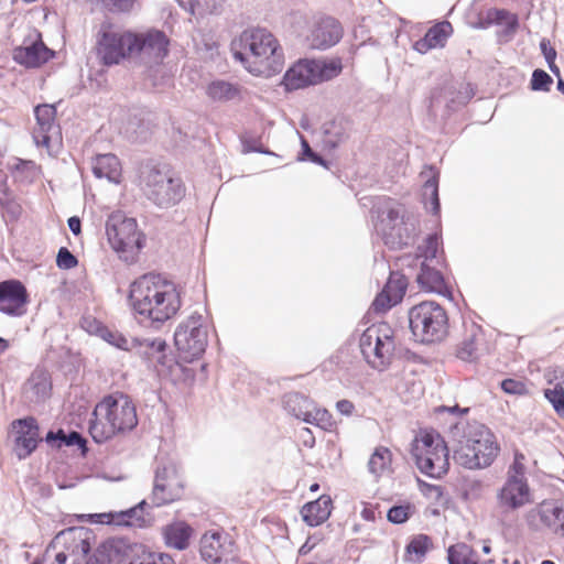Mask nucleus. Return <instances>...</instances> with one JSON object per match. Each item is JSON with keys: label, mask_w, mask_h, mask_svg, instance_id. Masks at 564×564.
Wrapping results in <instances>:
<instances>
[{"label": "nucleus", "mask_w": 564, "mask_h": 564, "mask_svg": "<svg viewBox=\"0 0 564 564\" xmlns=\"http://www.w3.org/2000/svg\"><path fill=\"white\" fill-rule=\"evenodd\" d=\"M129 303L139 324L160 329L181 308L177 286L160 274L148 273L131 283Z\"/></svg>", "instance_id": "f257e3e1"}, {"label": "nucleus", "mask_w": 564, "mask_h": 564, "mask_svg": "<svg viewBox=\"0 0 564 564\" xmlns=\"http://www.w3.org/2000/svg\"><path fill=\"white\" fill-rule=\"evenodd\" d=\"M230 50L236 61L253 75L270 76L281 72L284 53L276 37L265 28L243 30L231 41Z\"/></svg>", "instance_id": "f03ea898"}, {"label": "nucleus", "mask_w": 564, "mask_h": 564, "mask_svg": "<svg viewBox=\"0 0 564 564\" xmlns=\"http://www.w3.org/2000/svg\"><path fill=\"white\" fill-rule=\"evenodd\" d=\"M453 436L458 440L453 448L454 462L470 470L489 467L500 447L492 432L477 421H459L452 426Z\"/></svg>", "instance_id": "7ed1b4c3"}, {"label": "nucleus", "mask_w": 564, "mask_h": 564, "mask_svg": "<svg viewBox=\"0 0 564 564\" xmlns=\"http://www.w3.org/2000/svg\"><path fill=\"white\" fill-rule=\"evenodd\" d=\"M137 406L130 395L115 392L105 395L95 406L89 420V434L102 444L116 435L133 431L138 425Z\"/></svg>", "instance_id": "20e7f679"}, {"label": "nucleus", "mask_w": 564, "mask_h": 564, "mask_svg": "<svg viewBox=\"0 0 564 564\" xmlns=\"http://www.w3.org/2000/svg\"><path fill=\"white\" fill-rule=\"evenodd\" d=\"M140 184L145 197L160 208L175 206L186 192L181 177L171 172L167 165L153 160L141 166Z\"/></svg>", "instance_id": "39448f33"}, {"label": "nucleus", "mask_w": 564, "mask_h": 564, "mask_svg": "<svg viewBox=\"0 0 564 564\" xmlns=\"http://www.w3.org/2000/svg\"><path fill=\"white\" fill-rule=\"evenodd\" d=\"M409 326L414 338L422 344L442 341L448 332L445 310L434 301L421 302L409 310Z\"/></svg>", "instance_id": "423d86ee"}, {"label": "nucleus", "mask_w": 564, "mask_h": 564, "mask_svg": "<svg viewBox=\"0 0 564 564\" xmlns=\"http://www.w3.org/2000/svg\"><path fill=\"white\" fill-rule=\"evenodd\" d=\"M341 72L339 59L329 62L314 58H301L283 75L281 86L285 91L304 89L336 77Z\"/></svg>", "instance_id": "0eeeda50"}, {"label": "nucleus", "mask_w": 564, "mask_h": 564, "mask_svg": "<svg viewBox=\"0 0 564 564\" xmlns=\"http://www.w3.org/2000/svg\"><path fill=\"white\" fill-rule=\"evenodd\" d=\"M360 351L373 369H386L395 349L393 330L386 323L372 324L364 330L359 339Z\"/></svg>", "instance_id": "6e6552de"}, {"label": "nucleus", "mask_w": 564, "mask_h": 564, "mask_svg": "<svg viewBox=\"0 0 564 564\" xmlns=\"http://www.w3.org/2000/svg\"><path fill=\"white\" fill-rule=\"evenodd\" d=\"M106 235L112 249L131 259L143 248L144 235L138 230L135 218L128 217L123 212L117 210L109 215L106 221Z\"/></svg>", "instance_id": "1a4fd4ad"}, {"label": "nucleus", "mask_w": 564, "mask_h": 564, "mask_svg": "<svg viewBox=\"0 0 564 564\" xmlns=\"http://www.w3.org/2000/svg\"><path fill=\"white\" fill-rule=\"evenodd\" d=\"M134 45L133 32L115 30L109 23H102L97 33L96 52L105 66L118 65L133 55Z\"/></svg>", "instance_id": "9d476101"}, {"label": "nucleus", "mask_w": 564, "mask_h": 564, "mask_svg": "<svg viewBox=\"0 0 564 564\" xmlns=\"http://www.w3.org/2000/svg\"><path fill=\"white\" fill-rule=\"evenodd\" d=\"M174 345L185 361L199 358L208 345L207 327L202 314L194 312L174 332Z\"/></svg>", "instance_id": "9b49d317"}, {"label": "nucleus", "mask_w": 564, "mask_h": 564, "mask_svg": "<svg viewBox=\"0 0 564 564\" xmlns=\"http://www.w3.org/2000/svg\"><path fill=\"white\" fill-rule=\"evenodd\" d=\"M96 536L93 530L85 527H70L59 531L54 542L63 543L66 552L55 555L57 564H66L68 557H73L72 564H80V557H86L95 543Z\"/></svg>", "instance_id": "f8f14e48"}, {"label": "nucleus", "mask_w": 564, "mask_h": 564, "mask_svg": "<svg viewBox=\"0 0 564 564\" xmlns=\"http://www.w3.org/2000/svg\"><path fill=\"white\" fill-rule=\"evenodd\" d=\"M183 495V485L175 481V468L172 465H159L155 469L152 492L148 499L151 509L170 505Z\"/></svg>", "instance_id": "ddd939ff"}, {"label": "nucleus", "mask_w": 564, "mask_h": 564, "mask_svg": "<svg viewBox=\"0 0 564 564\" xmlns=\"http://www.w3.org/2000/svg\"><path fill=\"white\" fill-rule=\"evenodd\" d=\"M202 558L210 564H230L237 560L236 545L227 534H204L199 547Z\"/></svg>", "instance_id": "4468645a"}, {"label": "nucleus", "mask_w": 564, "mask_h": 564, "mask_svg": "<svg viewBox=\"0 0 564 564\" xmlns=\"http://www.w3.org/2000/svg\"><path fill=\"white\" fill-rule=\"evenodd\" d=\"M344 29L340 22L329 15H322L314 20L306 37L313 50L326 51L335 46L343 37Z\"/></svg>", "instance_id": "2eb2a0df"}, {"label": "nucleus", "mask_w": 564, "mask_h": 564, "mask_svg": "<svg viewBox=\"0 0 564 564\" xmlns=\"http://www.w3.org/2000/svg\"><path fill=\"white\" fill-rule=\"evenodd\" d=\"M29 293L25 285L17 279L0 282V312L9 316H22L26 312Z\"/></svg>", "instance_id": "dca6fc26"}, {"label": "nucleus", "mask_w": 564, "mask_h": 564, "mask_svg": "<svg viewBox=\"0 0 564 564\" xmlns=\"http://www.w3.org/2000/svg\"><path fill=\"white\" fill-rule=\"evenodd\" d=\"M150 506L147 499L141 500L138 505L134 507H131L127 510L115 512V513H101V514H78L76 518L79 521H84L86 519H93V518H104L109 517L110 520L108 523H113L117 525H124V527H139L143 528L151 523L152 517L150 514Z\"/></svg>", "instance_id": "f3484780"}, {"label": "nucleus", "mask_w": 564, "mask_h": 564, "mask_svg": "<svg viewBox=\"0 0 564 564\" xmlns=\"http://www.w3.org/2000/svg\"><path fill=\"white\" fill-rule=\"evenodd\" d=\"M498 506L506 511H514L531 502L528 480L507 477L497 494Z\"/></svg>", "instance_id": "a211bd4d"}, {"label": "nucleus", "mask_w": 564, "mask_h": 564, "mask_svg": "<svg viewBox=\"0 0 564 564\" xmlns=\"http://www.w3.org/2000/svg\"><path fill=\"white\" fill-rule=\"evenodd\" d=\"M15 431L14 452L19 459L30 456L37 447L39 424L35 417L25 416L11 423Z\"/></svg>", "instance_id": "6ab92c4d"}, {"label": "nucleus", "mask_w": 564, "mask_h": 564, "mask_svg": "<svg viewBox=\"0 0 564 564\" xmlns=\"http://www.w3.org/2000/svg\"><path fill=\"white\" fill-rule=\"evenodd\" d=\"M420 471L431 478H441L449 469V451L447 446L419 451L412 456Z\"/></svg>", "instance_id": "aec40b11"}, {"label": "nucleus", "mask_w": 564, "mask_h": 564, "mask_svg": "<svg viewBox=\"0 0 564 564\" xmlns=\"http://www.w3.org/2000/svg\"><path fill=\"white\" fill-rule=\"evenodd\" d=\"M132 351L142 358L149 367L169 366L167 344L164 339L132 337Z\"/></svg>", "instance_id": "412c9836"}, {"label": "nucleus", "mask_w": 564, "mask_h": 564, "mask_svg": "<svg viewBox=\"0 0 564 564\" xmlns=\"http://www.w3.org/2000/svg\"><path fill=\"white\" fill-rule=\"evenodd\" d=\"M52 382L50 373L45 369L36 368L22 386V401L31 405H37L50 398Z\"/></svg>", "instance_id": "4be33fe9"}, {"label": "nucleus", "mask_w": 564, "mask_h": 564, "mask_svg": "<svg viewBox=\"0 0 564 564\" xmlns=\"http://www.w3.org/2000/svg\"><path fill=\"white\" fill-rule=\"evenodd\" d=\"M135 45L133 55H147L154 61H162L169 53V39L163 31L150 30L145 33H134Z\"/></svg>", "instance_id": "5701e85b"}, {"label": "nucleus", "mask_w": 564, "mask_h": 564, "mask_svg": "<svg viewBox=\"0 0 564 564\" xmlns=\"http://www.w3.org/2000/svg\"><path fill=\"white\" fill-rule=\"evenodd\" d=\"M536 517H539L541 522L551 531L564 536V501L544 500L536 509L528 513L527 521L530 527L533 525V521Z\"/></svg>", "instance_id": "b1692460"}, {"label": "nucleus", "mask_w": 564, "mask_h": 564, "mask_svg": "<svg viewBox=\"0 0 564 564\" xmlns=\"http://www.w3.org/2000/svg\"><path fill=\"white\" fill-rule=\"evenodd\" d=\"M124 550L126 539L111 538L101 542L86 557H80V562L85 560V564H120Z\"/></svg>", "instance_id": "393cba45"}, {"label": "nucleus", "mask_w": 564, "mask_h": 564, "mask_svg": "<svg viewBox=\"0 0 564 564\" xmlns=\"http://www.w3.org/2000/svg\"><path fill=\"white\" fill-rule=\"evenodd\" d=\"M55 55L54 51L48 48L42 40L34 41L25 46H19L13 50V61L28 68H35L48 62Z\"/></svg>", "instance_id": "a878e982"}, {"label": "nucleus", "mask_w": 564, "mask_h": 564, "mask_svg": "<svg viewBox=\"0 0 564 564\" xmlns=\"http://www.w3.org/2000/svg\"><path fill=\"white\" fill-rule=\"evenodd\" d=\"M126 547L124 554H121L120 564H175L171 555L151 552L143 544L130 543L126 540Z\"/></svg>", "instance_id": "bb28decb"}, {"label": "nucleus", "mask_w": 564, "mask_h": 564, "mask_svg": "<svg viewBox=\"0 0 564 564\" xmlns=\"http://www.w3.org/2000/svg\"><path fill=\"white\" fill-rule=\"evenodd\" d=\"M408 288L404 275L391 273L382 292L378 294L372 303L376 310H389L403 299Z\"/></svg>", "instance_id": "cd10ccee"}, {"label": "nucleus", "mask_w": 564, "mask_h": 564, "mask_svg": "<svg viewBox=\"0 0 564 564\" xmlns=\"http://www.w3.org/2000/svg\"><path fill=\"white\" fill-rule=\"evenodd\" d=\"M424 178L422 188V202L425 209L434 216H440L441 203L438 195L440 171L433 165H426L421 172Z\"/></svg>", "instance_id": "c85d7f7f"}, {"label": "nucleus", "mask_w": 564, "mask_h": 564, "mask_svg": "<svg viewBox=\"0 0 564 564\" xmlns=\"http://www.w3.org/2000/svg\"><path fill=\"white\" fill-rule=\"evenodd\" d=\"M414 226L402 218L400 224L380 228L383 243L391 250H400L414 241Z\"/></svg>", "instance_id": "c756f323"}, {"label": "nucleus", "mask_w": 564, "mask_h": 564, "mask_svg": "<svg viewBox=\"0 0 564 564\" xmlns=\"http://www.w3.org/2000/svg\"><path fill=\"white\" fill-rule=\"evenodd\" d=\"M322 142L324 148L335 150L349 138L351 122L343 116H337L334 119L326 121L322 127Z\"/></svg>", "instance_id": "7c9ffc66"}, {"label": "nucleus", "mask_w": 564, "mask_h": 564, "mask_svg": "<svg viewBox=\"0 0 564 564\" xmlns=\"http://www.w3.org/2000/svg\"><path fill=\"white\" fill-rule=\"evenodd\" d=\"M485 335L480 326L471 324L457 348V357L464 361L476 360L485 351Z\"/></svg>", "instance_id": "2f4dec72"}, {"label": "nucleus", "mask_w": 564, "mask_h": 564, "mask_svg": "<svg viewBox=\"0 0 564 564\" xmlns=\"http://www.w3.org/2000/svg\"><path fill=\"white\" fill-rule=\"evenodd\" d=\"M332 506V498L327 495L305 503L301 509L303 521L310 527L321 525L329 518Z\"/></svg>", "instance_id": "473e14b6"}, {"label": "nucleus", "mask_w": 564, "mask_h": 564, "mask_svg": "<svg viewBox=\"0 0 564 564\" xmlns=\"http://www.w3.org/2000/svg\"><path fill=\"white\" fill-rule=\"evenodd\" d=\"M442 264L421 262V270L416 275V282L420 288L427 292L445 294L447 286L444 276L438 269Z\"/></svg>", "instance_id": "72a5a7b5"}, {"label": "nucleus", "mask_w": 564, "mask_h": 564, "mask_svg": "<svg viewBox=\"0 0 564 564\" xmlns=\"http://www.w3.org/2000/svg\"><path fill=\"white\" fill-rule=\"evenodd\" d=\"M91 170L97 178H106L115 184L120 182L121 164L112 153L98 154L93 161Z\"/></svg>", "instance_id": "f704fd0d"}, {"label": "nucleus", "mask_w": 564, "mask_h": 564, "mask_svg": "<svg viewBox=\"0 0 564 564\" xmlns=\"http://www.w3.org/2000/svg\"><path fill=\"white\" fill-rule=\"evenodd\" d=\"M503 21H507V32H516L519 26L518 17L506 9L491 8L484 15L479 14L477 21L471 25L475 29L486 30L492 24H501Z\"/></svg>", "instance_id": "c9c22d12"}, {"label": "nucleus", "mask_w": 564, "mask_h": 564, "mask_svg": "<svg viewBox=\"0 0 564 564\" xmlns=\"http://www.w3.org/2000/svg\"><path fill=\"white\" fill-rule=\"evenodd\" d=\"M34 115L40 131L34 132L33 138L36 144L48 145L51 141L48 132L55 127L56 109L51 105H40L34 108Z\"/></svg>", "instance_id": "e433bc0d"}, {"label": "nucleus", "mask_w": 564, "mask_h": 564, "mask_svg": "<svg viewBox=\"0 0 564 564\" xmlns=\"http://www.w3.org/2000/svg\"><path fill=\"white\" fill-rule=\"evenodd\" d=\"M192 528L185 522H175L165 527L163 535L167 546L185 550L189 544Z\"/></svg>", "instance_id": "4c0bfd02"}, {"label": "nucleus", "mask_w": 564, "mask_h": 564, "mask_svg": "<svg viewBox=\"0 0 564 564\" xmlns=\"http://www.w3.org/2000/svg\"><path fill=\"white\" fill-rule=\"evenodd\" d=\"M207 96L217 102H228L240 98V86L224 79H216L208 84Z\"/></svg>", "instance_id": "58836bf2"}, {"label": "nucleus", "mask_w": 564, "mask_h": 564, "mask_svg": "<svg viewBox=\"0 0 564 564\" xmlns=\"http://www.w3.org/2000/svg\"><path fill=\"white\" fill-rule=\"evenodd\" d=\"M282 404L290 415L304 421L312 409L313 401L300 392H289L283 395Z\"/></svg>", "instance_id": "ea45409f"}, {"label": "nucleus", "mask_w": 564, "mask_h": 564, "mask_svg": "<svg viewBox=\"0 0 564 564\" xmlns=\"http://www.w3.org/2000/svg\"><path fill=\"white\" fill-rule=\"evenodd\" d=\"M392 453L388 447L378 446L368 460V471L376 478L391 471Z\"/></svg>", "instance_id": "a19ab883"}, {"label": "nucleus", "mask_w": 564, "mask_h": 564, "mask_svg": "<svg viewBox=\"0 0 564 564\" xmlns=\"http://www.w3.org/2000/svg\"><path fill=\"white\" fill-rule=\"evenodd\" d=\"M442 246V236L437 232L427 235L423 243L417 247V258H422V262L444 264V259L437 256Z\"/></svg>", "instance_id": "79ce46f5"}, {"label": "nucleus", "mask_w": 564, "mask_h": 564, "mask_svg": "<svg viewBox=\"0 0 564 564\" xmlns=\"http://www.w3.org/2000/svg\"><path fill=\"white\" fill-rule=\"evenodd\" d=\"M9 169L14 180L21 183H32L39 174L37 165L31 160L15 159Z\"/></svg>", "instance_id": "37998d69"}, {"label": "nucleus", "mask_w": 564, "mask_h": 564, "mask_svg": "<svg viewBox=\"0 0 564 564\" xmlns=\"http://www.w3.org/2000/svg\"><path fill=\"white\" fill-rule=\"evenodd\" d=\"M447 446L444 438L436 432H425L420 438H415L412 444L411 455L414 456L419 451L426 452L430 448Z\"/></svg>", "instance_id": "c03bdc74"}, {"label": "nucleus", "mask_w": 564, "mask_h": 564, "mask_svg": "<svg viewBox=\"0 0 564 564\" xmlns=\"http://www.w3.org/2000/svg\"><path fill=\"white\" fill-rule=\"evenodd\" d=\"M432 546V540L426 534L415 535L405 546L406 554L415 555L416 561H422Z\"/></svg>", "instance_id": "a18cd8bd"}, {"label": "nucleus", "mask_w": 564, "mask_h": 564, "mask_svg": "<svg viewBox=\"0 0 564 564\" xmlns=\"http://www.w3.org/2000/svg\"><path fill=\"white\" fill-rule=\"evenodd\" d=\"M99 336L108 344L126 351H132V338H127L118 332L110 330L109 328L101 326L98 327Z\"/></svg>", "instance_id": "49530a36"}, {"label": "nucleus", "mask_w": 564, "mask_h": 564, "mask_svg": "<svg viewBox=\"0 0 564 564\" xmlns=\"http://www.w3.org/2000/svg\"><path fill=\"white\" fill-rule=\"evenodd\" d=\"M452 32V24L447 21L435 24L430 28L426 35L435 47L444 46L446 39Z\"/></svg>", "instance_id": "de8ad7c7"}, {"label": "nucleus", "mask_w": 564, "mask_h": 564, "mask_svg": "<svg viewBox=\"0 0 564 564\" xmlns=\"http://www.w3.org/2000/svg\"><path fill=\"white\" fill-rule=\"evenodd\" d=\"M469 553V549L464 544L449 546L447 550L448 564H477Z\"/></svg>", "instance_id": "09e8293b"}, {"label": "nucleus", "mask_w": 564, "mask_h": 564, "mask_svg": "<svg viewBox=\"0 0 564 564\" xmlns=\"http://www.w3.org/2000/svg\"><path fill=\"white\" fill-rule=\"evenodd\" d=\"M301 152L297 156L299 161H310L328 169L329 163L311 148L310 143L303 135H301Z\"/></svg>", "instance_id": "8fccbe9b"}, {"label": "nucleus", "mask_w": 564, "mask_h": 564, "mask_svg": "<svg viewBox=\"0 0 564 564\" xmlns=\"http://www.w3.org/2000/svg\"><path fill=\"white\" fill-rule=\"evenodd\" d=\"M414 508L410 505H398L391 507L387 512V518L391 523L402 524L413 514Z\"/></svg>", "instance_id": "3c124183"}, {"label": "nucleus", "mask_w": 564, "mask_h": 564, "mask_svg": "<svg viewBox=\"0 0 564 564\" xmlns=\"http://www.w3.org/2000/svg\"><path fill=\"white\" fill-rule=\"evenodd\" d=\"M403 217L400 215L399 208L393 206H387L386 210L378 212V223L376 224V230L380 231L383 226L390 227L400 224Z\"/></svg>", "instance_id": "603ef678"}, {"label": "nucleus", "mask_w": 564, "mask_h": 564, "mask_svg": "<svg viewBox=\"0 0 564 564\" xmlns=\"http://www.w3.org/2000/svg\"><path fill=\"white\" fill-rule=\"evenodd\" d=\"M544 395L547 401L553 405L555 412L563 416L564 415V388L561 384H556L552 389H545Z\"/></svg>", "instance_id": "864d4df0"}, {"label": "nucleus", "mask_w": 564, "mask_h": 564, "mask_svg": "<svg viewBox=\"0 0 564 564\" xmlns=\"http://www.w3.org/2000/svg\"><path fill=\"white\" fill-rule=\"evenodd\" d=\"M553 84L552 77L543 69L536 68L532 73L530 88L533 91H549Z\"/></svg>", "instance_id": "5fc2aeb1"}, {"label": "nucleus", "mask_w": 564, "mask_h": 564, "mask_svg": "<svg viewBox=\"0 0 564 564\" xmlns=\"http://www.w3.org/2000/svg\"><path fill=\"white\" fill-rule=\"evenodd\" d=\"M330 414L325 409H316L314 403L312 404V409L310 410L306 417H304L305 423L317 425L322 429H326L329 423Z\"/></svg>", "instance_id": "6e6d98bb"}, {"label": "nucleus", "mask_w": 564, "mask_h": 564, "mask_svg": "<svg viewBox=\"0 0 564 564\" xmlns=\"http://www.w3.org/2000/svg\"><path fill=\"white\" fill-rule=\"evenodd\" d=\"M500 387L505 393L512 395H522L528 393V388L524 381L513 378L503 379Z\"/></svg>", "instance_id": "4d7b16f0"}, {"label": "nucleus", "mask_w": 564, "mask_h": 564, "mask_svg": "<svg viewBox=\"0 0 564 564\" xmlns=\"http://www.w3.org/2000/svg\"><path fill=\"white\" fill-rule=\"evenodd\" d=\"M78 264L77 258L66 247H61L56 256V265L62 270H69Z\"/></svg>", "instance_id": "13d9d810"}, {"label": "nucleus", "mask_w": 564, "mask_h": 564, "mask_svg": "<svg viewBox=\"0 0 564 564\" xmlns=\"http://www.w3.org/2000/svg\"><path fill=\"white\" fill-rule=\"evenodd\" d=\"M105 7L112 13H129L132 11L135 0H101Z\"/></svg>", "instance_id": "bf43d9fd"}, {"label": "nucleus", "mask_w": 564, "mask_h": 564, "mask_svg": "<svg viewBox=\"0 0 564 564\" xmlns=\"http://www.w3.org/2000/svg\"><path fill=\"white\" fill-rule=\"evenodd\" d=\"M521 459H523V455L517 453L512 464L508 468L507 477H514L517 480H527L525 467Z\"/></svg>", "instance_id": "052dcab7"}, {"label": "nucleus", "mask_w": 564, "mask_h": 564, "mask_svg": "<svg viewBox=\"0 0 564 564\" xmlns=\"http://www.w3.org/2000/svg\"><path fill=\"white\" fill-rule=\"evenodd\" d=\"M420 489L423 495L427 496L435 501H440L444 495V489L442 486L427 484L425 481L419 480Z\"/></svg>", "instance_id": "680f3d73"}, {"label": "nucleus", "mask_w": 564, "mask_h": 564, "mask_svg": "<svg viewBox=\"0 0 564 564\" xmlns=\"http://www.w3.org/2000/svg\"><path fill=\"white\" fill-rule=\"evenodd\" d=\"M241 142L243 153L258 152L267 155L273 154V152H271L269 149H265L261 144H258L257 140L252 138H243Z\"/></svg>", "instance_id": "e2e57ef3"}, {"label": "nucleus", "mask_w": 564, "mask_h": 564, "mask_svg": "<svg viewBox=\"0 0 564 564\" xmlns=\"http://www.w3.org/2000/svg\"><path fill=\"white\" fill-rule=\"evenodd\" d=\"M65 434V431L62 429L56 432L48 431L45 436V442L52 447L61 448L64 445Z\"/></svg>", "instance_id": "0e129e2a"}, {"label": "nucleus", "mask_w": 564, "mask_h": 564, "mask_svg": "<svg viewBox=\"0 0 564 564\" xmlns=\"http://www.w3.org/2000/svg\"><path fill=\"white\" fill-rule=\"evenodd\" d=\"M540 50L543 54L545 61L547 64H553V61L556 59V51L554 47L551 46V43L546 39H542L540 42Z\"/></svg>", "instance_id": "69168bd1"}, {"label": "nucleus", "mask_w": 564, "mask_h": 564, "mask_svg": "<svg viewBox=\"0 0 564 564\" xmlns=\"http://www.w3.org/2000/svg\"><path fill=\"white\" fill-rule=\"evenodd\" d=\"M85 444H86V441L79 432L70 431L69 433L65 434V441H64L65 446H75L76 445V446L83 447Z\"/></svg>", "instance_id": "338daca9"}, {"label": "nucleus", "mask_w": 564, "mask_h": 564, "mask_svg": "<svg viewBox=\"0 0 564 564\" xmlns=\"http://www.w3.org/2000/svg\"><path fill=\"white\" fill-rule=\"evenodd\" d=\"M434 47L435 46L433 45V43L431 42L426 34L422 39L414 42L413 44V48L421 54H425L426 52Z\"/></svg>", "instance_id": "774afa93"}]
</instances>
